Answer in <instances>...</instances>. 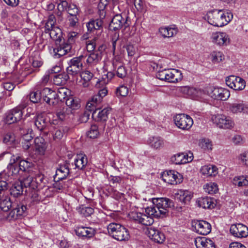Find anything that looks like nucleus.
Masks as SVG:
<instances>
[{
    "mask_svg": "<svg viewBox=\"0 0 248 248\" xmlns=\"http://www.w3.org/2000/svg\"><path fill=\"white\" fill-rule=\"evenodd\" d=\"M171 206H173V202L168 198L154 199L152 205L145 209V214L132 211L129 213V217L136 222L150 226L153 223L154 218L166 216L168 213L169 208Z\"/></svg>",
    "mask_w": 248,
    "mask_h": 248,
    "instance_id": "nucleus-1",
    "label": "nucleus"
},
{
    "mask_svg": "<svg viewBox=\"0 0 248 248\" xmlns=\"http://www.w3.org/2000/svg\"><path fill=\"white\" fill-rule=\"evenodd\" d=\"M5 187L0 188L2 192L0 197V208L3 212L11 211L6 217L9 220H15L26 216L27 208L22 203H14L9 196L6 194Z\"/></svg>",
    "mask_w": 248,
    "mask_h": 248,
    "instance_id": "nucleus-2",
    "label": "nucleus"
},
{
    "mask_svg": "<svg viewBox=\"0 0 248 248\" xmlns=\"http://www.w3.org/2000/svg\"><path fill=\"white\" fill-rule=\"evenodd\" d=\"M44 176L38 174L35 177L29 175L26 177H23L20 181L15 182L10 189V194L15 197H17L22 194L23 186L29 187L34 190H39L43 188L45 186Z\"/></svg>",
    "mask_w": 248,
    "mask_h": 248,
    "instance_id": "nucleus-3",
    "label": "nucleus"
},
{
    "mask_svg": "<svg viewBox=\"0 0 248 248\" xmlns=\"http://www.w3.org/2000/svg\"><path fill=\"white\" fill-rule=\"evenodd\" d=\"M207 16L208 22L217 27L226 25L233 18L232 13L228 10H214L208 12Z\"/></svg>",
    "mask_w": 248,
    "mask_h": 248,
    "instance_id": "nucleus-4",
    "label": "nucleus"
},
{
    "mask_svg": "<svg viewBox=\"0 0 248 248\" xmlns=\"http://www.w3.org/2000/svg\"><path fill=\"white\" fill-rule=\"evenodd\" d=\"M129 25V17L126 14H117L113 17L109 24V28L110 30L116 31L124 28L123 33L125 37H128L130 35L128 33L130 30Z\"/></svg>",
    "mask_w": 248,
    "mask_h": 248,
    "instance_id": "nucleus-5",
    "label": "nucleus"
},
{
    "mask_svg": "<svg viewBox=\"0 0 248 248\" xmlns=\"http://www.w3.org/2000/svg\"><path fill=\"white\" fill-rule=\"evenodd\" d=\"M156 77L161 80L170 83H177L183 79L181 71L175 69H164L159 70Z\"/></svg>",
    "mask_w": 248,
    "mask_h": 248,
    "instance_id": "nucleus-6",
    "label": "nucleus"
},
{
    "mask_svg": "<svg viewBox=\"0 0 248 248\" xmlns=\"http://www.w3.org/2000/svg\"><path fill=\"white\" fill-rule=\"evenodd\" d=\"M56 18L55 16L51 15L49 16L48 20L45 25V31L49 33L51 39L56 42H60L62 38V31L61 29L56 26Z\"/></svg>",
    "mask_w": 248,
    "mask_h": 248,
    "instance_id": "nucleus-7",
    "label": "nucleus"
},
{
    "mask_svg": "<svg viewBox=\"0 0 248 248\" xmlns=\"http://www.w3.org/2000/svg\"><path fill=\"white\" fill-rule=\"evenodd\" d=\"M27 106V102L23 101L18 106L7 112L6 115L5 122L10 124L21 120L23 116V111Z\"/></svg>",
    "mask_w": 248,
    "mask_h": 248,
    "instance_id": "nucleus-8",
    "label": "nucleus"
},
{
    "mask_svg": "<svg viewBox=\"0 0 248 248\" xmlns=\"http://www.w3.org/2000/svg\"><path fill=\"white\" fill-rule=\"evenodd\" d=\"M175 125L183 130H188L193 124V119L188 115L181 113L176 114L173 118Z\"/></svg>",
    "mask_w": 248,
    "mask_h": 248,
    "instance_id": "nucleus-9",
    "label": "nucleus"
},
{
    "mask_svg": "<svg viewBox=\"0 0 248 248\" xmlns=\"http://www.w3.org/2000/svg\"><path fill=\"white\" fill-rule=\"evenodd\" d=\"M211 120L214 124L220 128L230 129L233 127L234 124L230 118L223 114L212 115Z\"/></svg>",
    "mask_w": 248,
    "mask_h": 248,
    "instance_id": "nucleus-10",
    "label": "nucleus"
},
{
    "mask_svg": "<svg viewBox=\"0 0 248 248\" xmlns=\"http://www.w3.org/2000/svg\"><path fill=\"white\" fill-rule=\"evenodd\" d=\"M85 57L80 55L79 57H74L71 59L68 62V66L66 68V72L69 75H75L82 69L83 61Z\"/></svg>",
    "mask_w": 248,
    "mask_h": 248,
    "instance_id": "nucleus-11",
    "label": "nucleus"
},
{
    "mask_svg": "<svg viewBox=\"0 0 248 248\" xmlns=\"http://www.w3.org/2000/svg\"><path fill=\"white\" fill-rule=\"evenodd\" d=\"M226 84L230 88L235 91H242L246 87V82L240 77L231 75L226 78Z\"/></svg>",
    "mask_w": 248,
    "mask_h": 248,
    "instance_id": "nucleus-12",
    "label": "nucleus"
},
{
    "mask_svg": "<svg viewBox=\"0 0 248 248\" xmlns=\"http://www.w3.org/2000/svg\"><path fill=\"white\" fill-rule=\"evenodd\" d=\"M161 177L164 182L169 185H177L182 181L180 174L173 170L164 171Z\"/></svg>",
    "mask_w": 248,
    "mask_h": 248,
    "instance_id": "nucleus-13",
    "label": "nucleus"
},
{
    "mask_svg": "<svg viewBox=\"0 0 248 248\" xmlns=\"http://www.w3.org/2000/svg\"><path fill=\"white\" fill-rule=\"evenodd\" d=\"M210 38L214 44L219 46H227L230 43L229 35L225 32H214Z\"/></svg>",
    "mask_w": 248,
    "mask_h": 248,
    "instance_id": "nucleus-14",
    "label": "nucleus"
},
{
    "mask_svg": "<svg viewBox=\"0 0 248 248\" xmlns=\"http://www.w3.org/2000/svg\"><path fill=\"white\" fill-rule=\"evenodd\" d=\"M192 228L194 231L202 235H207L211 232V225L204 220H193Z\"/></svg>",
    "mask_w": 248,
    "mask_h": 248,
    "instance_id": "nucleus-15",
    "label": "nucleus"
},
{
    "mask_svg": "<svg viewBox=\"0 0 248 248\" xmlns=\"http://www.w3.org/2000/svg\"><path fill=\"white\" fill-rule=\"evenodd\" d=\"M230 232L234 237L241 238L248 236V228L241 223L232 225Z\"/></svg>",
    "mask_w": 248,
    "mask_h": 248,
    "instance_id": "nucleus-16",
    "label": "nucleus"
},
{
    "mask_svg": "<svg viewBox=\"0 0 248 248\" xmlns=\"http://www.w3.org/2000/svg\"><path fill=\"white\" fill-rule=\"evenodd\" d=\"M56 47L53 49L54 56L59 58L61 56H64L68 53H72V48L73 46L71 44L67 42H63L62 43L58 45L56 43ZM71 55V54L69 55Z\"/></svg>",
    "mask_w": 248,
    "mask_h": 248,
    "instance_id": "nucleus-17",
    "label": "nucleus"
},
{
    "mask_svg": "<svg viewBox=\"0 0 248 248\" xmlns=\"http://www.w3.org/2000/svg\"><path fill=\"white\" fill-rule=\"evenodd\" d=\"M43 101L49 105L55 106L58 104L56 92L48 88H45L42 91Z\"/></svg>",
    "mask_w": 248,
    "mask_h": 248,
    "instance_id": "nucleus-18",
    "label": "nucleus"
},
{
    "mask_svg": "<svg viewBox=\"0 0 248 248\" xmlns=\"http://www.w3.org/2000/svg\"><path fill=\"white\" fill-rule=\"evenodd\" d=\"M146 234L150 239L157 243H162L165 239L164 234L153 227L147 228Z\"/></svg>",
    "mask_w": 248,
    "mask_h": 248,
    "instance_id": "nucleus-19",
    "label": "nucleus"
},
{
    "mask_svg": "<svg viewBox=\"0 0 248 248\" xmlns=\"http://www.w3.org/2000/svg\"><path fill=\"white\" fill-rule=\"evenodd\" d=\"M74 231L76 235L81 237L91 238L94 236L95 232L94 229L82 226H76Z\"/></svg>",
    "mask_w": 248,
    "mask_h": 248,
    "instance_id": "nucleus-20",
    "label": "nucleus"
},
{
    "mask_svg": "<svg viewBox=\"0 0 248 248\" xmlns=\"http://www.w3.org/2000/svg\"><path fill=\"white\" fill-rule=\"evenodd\" d=\"M110 109V108H107L100 110L99 108H97L93 110L92 118L95 121H106L108 118V114Z\"/></svg>",
    "mask_w": 248,
    "mask_h": 248,
    "instance_id": "nucleus-21",
    "label": "nucleus"
},
{
    "mask_svg": "<svg viewBox=\"0 0 248 248\" xmlns=\"http://www.w3.org/2000/svg\"><path fill=\"white\" fill-rule=\"evenodd\" d=\"M103 21L102 19H91L89 21L86 23V27L88 31L93 32L95 31H102L103 29Z\"/></svg>",
    "mask_w": 248,
    "mask_h": 248,
    "instance_id": "nucleus-22",
    "label": "nucleus"
},
{
    "mask_svg": "<svg viewBox=\"0 0 248 248\" xmlns=\"http://www.w3.org/2000/svg\"><path fill=\"white\" fill-rule=\"evenodd\" d=\"M229 110L232 113L248 112V105L242 101H238L229 105Z\"/></svg>",
    "mask_w": 248,
    "mask_h": 248,
    "instance_id": "nucleus-23",
    "label": "nucleus"
},
{
    "mask_svg": "<svg viewBox=\"0 0 248 248\" xmlns=\"http://www.w3.org/2000/svg\"><path fill=\"white\" fill-rule=\"evenodd\" d=\"M200 173L204 178L213 177L218 173V169L214 165H205L200 169Z\"/></svg>",
    "mask_w": 248,
    "mask_h": 248,
    "instance_id": "nucleus-24",
    "label": "nucleus"
},
{
    "mask_svg": "<svg viewBox=\"0 0 248 248\" xmlns=\"http://www.w3.org/2000/svg\"><path fill=\"white\" fill-rule=\"evenodd\" d=\"M197 248H216L214 242L206 237H197L195 240Z\"/></svg>",
    "mask_w": 248,
    "mask_h": 248,
    "instance_id": "nucleus-25",
    "label": "nucleus"
},
{
    "mask_svg": "<svg viewBox=\"0 0 248 248\" xmlns=\"http://www.w3.org/2000/svg\"><path fill=\"white\" fill-rule=\"evenodd\" d=\"M69 173V169L67 164L61 165L56 171L54 179L57 181L63 180L67 177Z\"/></svg>",
    "mask_w": 248,
    "mask_h": 248,
    "instance_id": "nucleus-26",
    "label": "nucleus"
},
{
    "mask_svg": "<svg viewBox=\"0 0 248 248\" xmlns=\"http://www.w3.org/2000/svg\"><path fill=\"white\" fill-rule=\"evenodd\" d=\"M175 197L180 202L184 203H186L191 199L192 194L191 192L188 190L180 189L175 194Z\"/></svg>",
    "mask_w": 248,
    "mask_h": 248,
    "instance_id": "nucleus-27",
    "label": "nucleus"
},
{
    "mask_svg": "<svg viewBox=\"0 0 248 248\" xmlns=\"http://www.w3.org/2000/svg\"><path fill=\"white\" fill-rule=\"evenodd\" d=\"M102 57V54L101 52L93 51L87 55L86 62L89 65H94L101 61Z\"/></svg>",
    "mask_w": 248,
    "mask_h": 248,
    "instance_id": "nucleus-28",
    "label": "nucleus"
},
{
    "mask_svg": "<svg viewBox=\"0 0 248 248\" xmlns=\"http://www.w3.org/2000/svg\"><path fill=\"white\" fill-rule=\"evenodd\" d=\"M197 203L199 207L204 209L213 208L216 205L214 200L208 197L199 198Z\"/></svg>",
    "mask_w": 248,
    "mask_h": 248,
    "instance_id": "nucleus-29",
    "label": "nucleus"
},
{
    "mask_svg": "<svg viewBox=\"0 0 248 248\" xmlns=\"http://www.w3.org/2000/svg\"><path fill=\"white\" fill-rule=\"evenodd\" d=\"M30 164L26 160H20L19 162L18 166L19 167L20 171L22 172L20 173V174L23 175L22 173L24 172V177H26L29 175L33 176V177H35L36 175L39 173L35 174L32 171H30L29 170H27L28 168L30 167Z\"/></svg>",
    "mask_w": 248,
    "mask_h": 248,
    "instance_id": "nucleus-30",
    "label": "nucleus"
},
{
    "mask_svg": "<svg viewBox=\"0 0 248 248\" xmlns=\"http://www.w3.org/2000/svg\"><path fill=\"white\" fill-rule=\"evenodd\" d=\"M148 144L153 148L158 149L164 145V140L158 136L150 137L148 140Z\"/></svg>",
    "mask_w": 248,
    "mask_h": 248,
    "instance_id": "nucleus-31",
    "label": "nucleus"
},
{
    "mask_svg": "<svg viewBox=\"0 0 248 248\" xmlns=\"http://www.w3.org/2000/svg\"><path fill=\"white\" fill-rule=\"evenodd\" d=\"M194 156H171L170 161L176 165L185 164L191 162Z\"/></svg>",
    "mask_w": 248,
    "mask_h": 248,
    "instance_id": "nucleus-32",
    "label": "nucleus"
},
{
    "mask_svg": "<svg viewBox=\"0 0 248 248\" xmlns=\"http://www.w3.org/2000/svg\"><path fill=\"white\" fill-rule=\"evenodd\" d=\"M119 231L116 233H115L113 238L118 241H126L128 240L129 238V233L127 229L124 227L121 226L119 228Z\"/></svg>",
    "mask_w": 248,
    "mask_h": 248,
    "instance_id": "nucleus-33",
    "label": "nucleus"
},
{
    "mask_svg": "<svg viewBox=\"0 0 248 248\" xmlns=\"http://www.w3.org/2000/svg\"><path fill=\"white\" fill-rule=\"evenodd\" d=\"M34 148L39 153H44L46 149V145L43 138L38 137L34 139Z\"/></svg>",
    "mask_w": 248,
    "mask_h": 248,
    "instance_id": "nucleus-34",
    "label": "nucleus"
},
{
    "mask_svg": "<svg viewBox=\"0 0 248 248\" xmlns=\"http://www.w3.org/2000/svg\"><path fill=\"white\" fill-rule=\"evenodd\" d=\"M177 32V30L175 28L161 27L159 29V32L163 38L173 37Z\"/></svg>",
    "mask_w": 248,
    "mask_h": 248,
    "instance_id": "nucleus-35",
    "label": "nucleus"
},
{
    "mask_svg": "<svg viewBox=\"0 0 248 248\" xmlns=\"http://www.w3.org/2000/svg\"><path fill=\"white\" fill-rule=\"evenodd\" d=\"M69 78V75L67 73H62L55 76L53 83L56 85L62 86L66 83Z\"/></svg>",
    "mask_w": 248,
    "mask_h": 248,
    "instance_id": "nucleus-36",
    "label": "nucleus"
},
{
    "mask_svg": "<svg viewBox=\"0 0 248 248\" xmlns=\"http://www.w3.org/2000/svg\"><path fill=\"white\" fill-rule=\"evenodd\" d=\"M34 125L40 130H43L46 126V121L42 113H37L34 117Z\"/></svg>",
    "mask_w": 248,
    "mask_h": 248,
    "instance_id": "nucleus-37",
    "label": "nucleus"
},
{
    "mask_svg": "<svg viewBox=\"0 0 248 248\" xmlns=\"http://www.w3.org/2000/svg\"><path fill=\"white\" fill-rule=\"evenodd\" d=\"M65 103L66 105V107L70 108L72 112L74 110L78 109L80 107L79 100L72 97L67 98Z\"/></svg>",
    "mask_w": 248,
    "mask_h": 248,
    "instance_id": "nucleus-38",
    "label": "nucleus"
},
{
    "mask_svg": "<svg viewBox=\"0 0 248 248\" xmlns=\"http://www.w3.org/2000/svg\"><path fill=\"white\" fill-rule=\"evenodd\" d=\"M232 183L238 186H248V176H235L232 180Z\"/></svg>",
    "mask_w": 248,
    "mask_h": 248,
    "instance_id": "nucleus-39",
    "label": "nucleus"
},
{
    "mask_svg": "<svg viewBox=\"0 0 248 248\" xmlns=\"http://www.w3.org/2000/svg\"><path fill=\"white\" fill-rule=\"evenodd\" d=\"M102 99L97 94L93 95L92 99L89 101L86 105V108L90 110H93L97 108V105L101 102Z\"/></svg>",
    "mask_w": 248,
    "mask_h": 248,
    "instance_id": "nucleus-40",
    "label": "nucleus"
},
{
    "mask_svg": "<svg viewBox=\"0 0 248 248\" xmlns=\"http://www.w3.org/2000/svg\"><path fill=\"white\" fill-rule=\"evenodd\" d=\"M73 112L71 111V109L65 107L58 110L56 115L59 119L62 121L67 118Z\"/></svg>",
    "mask_w": 248,
    "mask_h": 248,
    "instance_id": "nucleus-41",
    "label": "nucleus"
},
{
    "mask_svg": "<svg viewBox=\"0 0 248 248\" xmlns=\"http://www.w3.org/2000/svg\"><path fill=\"white\" fill-rule=\"evenodd\" d=\"M69 93V90L66 88L62 87L59 88L56 92L57 102L58 103L59 101H62L63 99H65Z\"/></svg>",
    "mask_w": 248,
    "mask_h": 248,
    "instance_id": "nucleus-42",
    "label": "nucleus"
},
{
    "mask_svg": "<svg viewBox=\"0 0 248 248\" xmlns=\"http://www.w3.org/2000/svg\"><path fill=\"white\" fill-rule=\"evenodd\" d=\"M87 163V156H78V157L75 159L76 167L80 170L83 169Z\"/></svg>",
    "mask_w": 248,
    "mask_h": 248,
    "instance_id": "nucleus-43",
    "label": "nucleus"
},
{
    "mask_svg": "<svg viewBox=\"0 0 248 248\" xmlns=\"http://www.w3.org/2000/svg\"><path fill=\"white\" fill-rule=\"evenodd\" d=\"M65 131L63 127L56 128L52 132L53 140L59 141L63 137Z\"/></svg>",
    "mask_w": 248,
    "mask_h": 248,
    "instance_id": "nucleus-44",
    "label": "nucleus"
},
{
    "mask_svg": "<svg viewBox=\"0 0 248 248\" xmlns=\"http://www.w3.org/2000/svg\"><path fill=\"white\" fill-rule=\"evenodd\" d=\"M203 189L205 192L213 194L218 191V186L217 184L210 182L204 185Z\"/></svg>",
    "mask_w": 248,
    "mask_h": 248,
    "instance_id": "nucleus-45",
    "label": "nucleus"
},
{
    "mask_svg": "<svg viewBox=\"0 0 248 248\" xmlns=\"http://www.w3.org/2000/svg\"><path fill=\"white\" fill-rule=\"evenodd\" d=\"M211 60L214 63H218L221 62L224 59V56L220 51H213L210 54Z\"/></svg>",
    "mask_w": 248,
    "mask_h": 248,
    "instance_id": "nucleus-46",
    "label": "nucleus"
},
{
    "mask_svg": "<svg viewBox=\"0 0 248 248\" xmlns=\"http://www.w3.org/2000/svg\"><path fill=\"white\" fill-rule=\"evenodd\" d=\"M199 146L203 151H207L212 149L211 141L207 139H202L199 142Z\"/></svg>",
    "mask_w": 248,
    "mask_h": 248,
    "instance_id": "nucleus-47",
    "label": "nucleus"
},
{
    "mask_svg": "<svg viewBox=\"0 0 248 248\" xmlns=\"http://www.w3.org/2000/svg\"><path fill=\"white\" fill-rule=\"evenodd\" d=\"M78 212L85 217H89L94 213L93 208L81 205L78 209Z\"/></svg>",
    "mask_w": 248,
    "mask_h": 248,
    "instance_id": "nucleus-48",
    "label": "nucleus"
},
{
    "mask_svg": "<svg viewBox=\"0 0 248 248\" xmlns=\"http://www.w3.org/2000/svg\"><path fill=\"white\" fill-rule=\"evenodd\" d=\"M99 135L98 127L96 124H92L90 130L87 132V136L91 139L98 138Z\"/></svg>",
    "mask_w": 248,
    "mask_h": 248,
    "instance_id": "nucleus-49",
    "label": "nucleus"
},
{
    "mask_svg": "<svg viewBox=\"0 0 248 248\" xmlns=\"http://www.w3.org/2000/svg\"><path fill=\"white\" fill-rule=\"evenodd\" d=\"M122 225L118 223H111L108 226V233L111 235L113 237L115 234V233H117L119 231V228L121 227Z\"/></svg>",
    "mask_w": 248,
    "mask_h": 248,
    "instance_id": "nucleus-50",
    "label": "nucleus"
},
{
    "mask_svg": "<svg viewBox=\"0 0 248 248\" xmlns=\"http://www.w3.org/2000/svg\"><path fill=\"white\" fill-rule=\"evenodd\" d=\"M30 99L31 102L34 103H37L43 101L42 96V91H36L31 93L30 94Z\"/></svg>",
    "mask_w": 248,
    "mask_h": 248,
    "instance_id": "nucleus-51",
    "label": "nucleus"
},
{
    "mask_svg": "<svg viewBox=\"0 0 248 248\" xmlns=\"http://www.w3.org/2000/svg\"><path fill=\"white\" fill-rule=\"evenodd\" d=\"M93 112V110H90V109H87L84 112L82 113L79 118V121L80 123H86L89 119L91 113Z\"/></svg>",
    "mask_w": 248,
    "mask_h": 248,
    "instance_id": "nucleus-52",
    "label": "nucleus"
},
{
    "mask_svg": "<svg viewBox=\"0 0 248 248\" xmlns=\"http://www.w3.org/2000/svg\"><path fill=\"white\" fill-rule=\"evenodd\" d=\"M116 93L117 96H126L128 93V89L125 86H120L117 88Z\"/></svg>",
    "mask_w": 248,
    "mask_h": 248,
    "instance_id": "nucleus-53",
    "label": "nucleus"
},
{
    "mask_svg": "<svg viewBox=\"0 0 248 248\" xmlns=\"http://www.w3.org/2000/svg\"><path fill=\"white\" fill-rule=\"evenodd\" d=\"M219 98L220 100H226L230 96V91L225 88H220Z\"/></svg>",
    "mask_w": 248,
    "mask_h": 248,
    "instance_id": "nucleus-54",
    "label": "nucleus"
},
{
    "mask_svg": "<svg viewBox=\"0 0 248 248\" xmlns=\"http://www.w3.org/2000/svg\"><path fill=\"white\" fill-rule=\"evenodd\" d=\"M69 16H76L78 15L79 10L77 6L73 3H70L66 10Z\"/></svg>",
    "mask_w": 248,
    "mask_h": 248,
    "instance_id": "nucleus-55",
    "label": "nucleus"
},
{
    "mask_svg": "<svg viewBox=\"0 0 248 248\" xmlns=\"http://www.w3.org/2000/svg\"><path fill=\"white\" fill-rule=\"evenodd\" d=\"M81 78L86 82L89 81L93 77V74L90 71L86 70L80 74Z\"/></svg>",
    "mask_w": 248,
    "mask_h": 248,
    "instance_id": "nucleus-56",
    "label": "nucleus"
},
{
    "mask_svg": "<svg viewBox=\"0 0 248 248\" xmlns=\"http://www.w3.org/2000/svg\"><path fill=\"white\" fill-rule=\"evenodd\" d=\"M210 90L211 92L209 93V96L214 99L219 100L220 88H213Z\"/></svg>",
    "mask_w": 248,
    "mask_h": 248,
    "instance_id": "nucleus-57",
    "label": "nucleus"
},
{
    "mask_svg": "<svg viewBox=\"0 0 248 248\" xmlns=\"http://www.w3.org/2000/svg\"><path fill=\"white\" fill-rule=\"evenodd\" d=\"M78 15L76 16H69L68 17L69 24L70 27H76L78 22V19L77 17Z\"/></svg>",
    "mask_w": 248,
    "mask_h": 248,
    "instance_id": "nucleus-58",
    "label": "nucleus"
},
{
    "mask_svg": "<svg viewBox=\"0 0 248 248\" xmlns=\"http://www.w3.org/2000/svg\"><path fill=\"white\" fill-rule=\"evenodd\" d=\"M78 37V33L76 32H70L68 35V39L66 42L68 44H71L73 46V44L75 43L76 39Z\"/></svg>",
    "mask_w": 248,
    "mask_h": 248,
    "instance_id": "nucleus-59",
    "label": "nucleus"
},
{
    "mask_svg": "<svg viewBox=\"0 0 248 248\" xmlns=\"http://www.w3.org/2000/svg\"><path fill=\"white\" fill-rule=\"evenodd\" d=\"M84 197L88 200H92L94 195V190L92 187L88 188L86 190L84 191Z\"/></svg>",
    "mask_w": 248,
    "mask_h": 248,
    "instance_id": "nucleus-60",
    "label": "nucleus"
},
{
    "mask_svg": "<svg viewBox=\"0 0 248 248\" xmlns=\"http://www.w3.org/2000/svg\"><path fill=\"white\" fill-rule=\"evenodd\" d=\"M116 74L119 78H123L126 76L127 72L125 67L121 65L118 67Z\"/></svg>",
    "mask_w": 248,
    "mask_h": 248,
    "instance_id": "nucleus-61",
    "label": "nucleus"
},
{
    "mask_svg": "<svg viewBox=\"0 0 248 248\" xmlns=\"http://www.w3.org/2000/svg\"><path fill=\"white\" fill-rule=\"evenodd\" d=\"M14 141L15 137L12 133L6 134L3 138V142L7 144H11Z\"/></svg>",
    "mask_w": 248,
    "mask_h": 248,
    "instance_id": "nucleus-62",
    "label": "nucleus"
},
{
    "mask_svg": "<svg viewBox=\"0 0 248 248\" xmlns=\"http://www.w3.org/2000/svg\"><path fill=\"white\" fill-rule=\"evenodd\" d=\"M69 5V4L66 0H61V2L58 5V9L60 11L67 10Z\"/></svg>",
    "mask_w": 248,
    "mask_h": 248,
    "instance_id": "nucleus-63",
    "label": "nucleus"
},
{
    "mask_svg": "<svg viewBox=\"0 0 248 248\" xmlns=\"http://www.w3.org/2000/svg\"><path fill=\"white\" fill-rule=\"evenodd\" d=\"M193 89L188 86H183L180 88V91L184 94L189 95L192 93Z\"/></svg>",
    "mask_w": 248,
    "mask_h": 248,
    "instance_id": "nucleus-64",
    "label": "nucleus"
}]
</instances>
